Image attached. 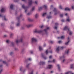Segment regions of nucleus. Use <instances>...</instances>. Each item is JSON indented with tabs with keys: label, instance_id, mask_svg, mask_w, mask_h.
Segmentation results:
<instances>
[{
	"label": "nucleus",
	"instance_id": "nucleus-31",
	"mask_svg": "<svg viewBox=\"0 0 74 74\" xmlns=\"http://www.w3.org/2000/svg\"><path fill=\"white\" fill-rule=\"evenodd\" d=\"M70 67L71 69H72L73 68V64H71L70 65Z\"/></svg>",
	"mask_w": 74,
	"mask_h": 74
},
{
	"label": "nucleus",
	"instance_id": "nucleus-54",
	"mask_svg": "<svg viewBox=\"0 0 74 74\" xmlns=\"http://www.w3.org/2000/svg\"><path fill=\"white\" fill-rule=\"evenodd\" d=\"M0 16L1 17H3V15H2L1 14H0Z\"/></svg>",
	"mask_w": 74,
	"mask_h": 74
},
{
	"label": "nucleus",
	"instance_id": "nucleus-44",
	"mask_svg": "<svg viewBox=\"0 0 74 74\" xmlns=\"http://www.w3.org/2000/svg\"><path fill=\"white\" fill-rule=\"evenodd\" d=\"M10 55H13V52H11L10 54Z\"/></svg>",
	"mask_w": 74,
	"mask_h": 74
},
{
	"label": "nucleus",
	"instance_id": "nucleus-29",
	"mask_svg": "<svg viewBox=\"0 0 74 74\" xmlns=\"http://www.w3.org/2000/svg\"><path fill=\"white\" fill-rule=\"evenodd\" d=\"M35 7H33L32 9V10H31V11H34V10Z\"/></svg>",
	"mask_w": 74,
	"mask_h": 74
},
{
	"label": "nucleus",
	"instance_id": "nucleus-60",
	"mask_svg": "<svg viewBox=\"0 0 74 74\" xmlns=\"http://www.w3.org/2000/svg\"><path fill=\"white\" fill-rule=\"evenodd\" d=\"M61 21H62V22H64V19H62L61 20Z\"/></svg>",
	"mask_w": 74,
	"mask_h": 74
},
{
	"label": "nucleus",
	"instance_id": "nucleus-26",
	"mask_svg": "<svg viewBox=\"0 0 74 74\" xmlns=\"http://www.w3.org/2000/svg\"><path fill=\"white\" fill-rule=\"evenodd\" d=\"M60 59H64V56H63V57H61L60 58Z\"/></svg>",
	"mask_w": 74,
	"mask_h": 74
},
{
	"label": "nucleus",
	"instance_id": "nucleus-46",
	"mask_svg": "<svg viewBox=\"0 0 74 74\" xmlns=\"http://www.w3.org/2000/svg\"><path fill=\"white\" fill-rule=\"evenodd\" d=\"M60 17H63V14H60Z\"/></svg>",
	"mask_w": 74,
	"mask_h": 74
},
{
	"label": "nucleus",
	"instance_id": "nucleus-18",
	"mask_svg": "<svg viewBox=\"0 0 74 74\" xmlns=\"http://www.w3.org/2000/svg\"><path fill=\"white\" fill-rule=\"evenodd\" d=\"M61 38V39H63V38H64V36H61V37H58V38L59 39V38Z\"/></svg>",
	"mask_w": 74,
	"mask_h": 74
},
{
	"label": "nucleus",
	"instance_id": "nucleus-53",
	"mask_svg": "<svg viewBox=\"0 0 74 74\" xmlns=\"http://www.w3.org/2000/svg\"><path fill=\"white\" fill-rule=\"evenodd\" d=\"M54 28L55 29H57V27L56 26H55Z\"/></svg>",
	"mask_w": 74,
	"mask_h": 74
},
{
	"label": "nucleus",
	"instance_id": "nucleus-21",
	"mask_svg": "<svg viewBox=\"0 0 74 74\" xmlns=\"http://www.w3.org/2000/svg\"><path fill=\"white\" fill-rule=\"evenodd\" d=\"M28 20L29 21H30L31 22H32V21H33V20H32L30 18H28Z\"/></svg>",
	"mask_w": 74,
	"mask_h": 74
},
{
	"label": "nucleus",
	"instance_id": "nucleus-22",
	"mask_svg": "<svg viewBox=\"0 0 74 74\" xmlns=\"http://www.w3.org/2000/svg\"><path fill=\"white\" fill-rule=\"evenodd\" d=\"M52 17L51 16H47V18L48 19H50V18H51Z\"/></svg>",
	"mask_w": 74,
	"mask_h": 74
},
{
	"label": "nucleus",
	"instance_id": "nucleus-61",
	"mask_svg": "<svg viewBox=\"0 0 74 74\" xmlns=\"http://www.w3.org/2000/svg\"><path fill=\"white\" fill-rule=\"evenodd\" d=\"M43 46H44V47H46V45H45V44Z\"/></svg>",
	"mask_w": 74,
	"mask_h": 74
},
{
	"label": "nucleus",
	"instance_id": "nucleus-9",
	"mask_svg": "<svg viewBox=\"0 0 74 74\" xmlns=\"http://www.w3.org/2000/svg\"><path fill=\"white\" fill-rule=\"evenodd\" d=\"M5 11V9L4 8H2V9L1 10V12H4Z\"/></svg>",
	"mask_w": 74,
	"mask_h": 74
},
{
	"label": "nucleus",
	"instance_id": "nucleus-40",
	"mask_svg": "<svg viewBox=\"0 0 74 74\" xmlns=\"http://www.w3.org/2000/svg\"><path fill=\"white\" fill-rule=\"evenodd\" d=\"M55 25L56 26H58L59 25V24L58 23H56Z\"/></svg>",
	"mask_w": 74,
	"mask_h": 74
},
{
	"label": "nucleus",
	"instance_id": "nucleus-63",
	"mask_svg": "<svg viewBox=\"0 0 74 74\" xmlns=\"http://www.w3.org/2000/svg\"><path fill=\"white\" fill-rule=\"evenodd\" d=\"M10 28L11 29H13V27H11Z\"/></svg>",
	"mask_w": 74,
	"mask_h": 74
},
{
	"label": "nucleus",
	"instance_id": "nucleus-50",
	"mask_svg": "<svg viewBox=\"0 0 74 74\" xmlns=\"http://www.w3.org/2000/svg\"><path fill=\"white\" fill-rule=\"evenodd\" d=\"M61 41L60 40V41H58V43H59V44L61 43Z\"/></svg>",
	"mask_w": 74,
	"mask_h": 74
},
{
	"label": "nucleus",
	"instance_id": "nucleus-30",
	"mask_svg": "<svg viewBox=\"0 0 74 74\" xmlns=\"http://www.w3.org/2000/svg\"><path fill=\"white\" fill-rule=\"evenodd\" d=\"M49 42H50L51 44H53V42L52 41H49Z\"/></svg>",
	"mask_w": 74,
	"mask_h": 74
},
{
	"label": "nucleus",
	"instance_id": "nucleus-57",
	"mask_svg": "<svg viewBox=\"0 0 74 74\" xmlns=\"http://www.w3.org/2000/svg\"><path fill=\"white\" fill-rule=\"evenodd\" d=\"M35 3L36 4H37V1H35Z\"/></svg>",
	"mask_w": 74,
	"mask_h": 74
},
{
	"label": "nucleus",
	"instance_id": "nucleus-56",
	"mask_svg": "<svg viewBox=\"0 0 74 74\" xmlns=\"http://www.w3.org/2000/svg\"><path fill=\"white\" fill-rule=\"evenodd\" d=\"M72 8L73 9V10H74V6H72Z\"/></svg>",
	"mask_w": 74,
	"mask_h": 74
},
{
	"label": "nucleus",
	"instance_id": "nucleus-28",
	"mask_svg": "<svg viewBox=\"0 0 74 74\" xmlns=\"http://www.w3.org/2000/svg\"><path fill=\"white\" fill-rule=\"evenodd\" d=\"M70 42V40H69L67 42L65 43V45H67L69 44V42Z\"/></svg>",
	"mask_w": 74,
	"mask_h": 74
},
{
	"label": "nucleus",
	"instance_id": "nucleus-24",
	"mask_svg": "<svg viewBox=\"0 0 74 74\" xmlns=\"http://www.w3.org/2000/svg\"><path fill=\"white\" fill-rule=\"evenodd\" d=\"M43 7L44 8H45V9H47V6L46 5H44L43 6Z\"/></svg>",
	"mask_w": 74,
	"mask_h": 74
},
{
	"label": "nucleus",
	"instance_id": "nucleus-37",
	"mask_svg": "<svg viewBox=\"0 0 74 74\" xmlns=\"http://www.w3.org/2000/svg\"><path fill=\"white\" fill-rule=\"evenodd\" d=\"M38 17V14H37L35 15V18H37Z\"/></svg>",
	"mask_w": 74,
	"mask_h": 74
},
{
	"label": "nucleus",
	"instance_id": "nucleus-10",
	"mask_svg": "<svg viewBox=\"0 0 74 74\" xmlns=\"http://www.w3.org/2000/svg\"><path fill=\"white\" fill-rule=\"evenodd\" d=\"M49 27H47L46 29H45L44 30L45 32H46V34H47V30H49Z\"/></svg>",
	"mask_w": 74,
	"mask_h": 74
},
{
	"label": "nucleus",
	"instance_id": "nucleus-62",
	"mask_svg": "<svg viewBox=\"0 0 74 74\" xmlns=\"http://www.w3.org/2000/svg\"><path fill=\"white\" fill-rule=\"evenodd\" d=\"M22 1H26V0H22Z\"/></svg>",
	"mask_w": 74,
	"mask_h": 74
},
{
	"label": "nucleus",
	"instance_id": "nucleus-8",
	"mask_svg": "<svg viewBox=\"0 0 74 74\" xmlns=\"http://www.w3.org/2000/svg\"><path fill=\"white\" fill-rule=\"evenodd\" d=\"M54 12H55V15H56L58 14V12H57V10H56V9L55 8L53 10Z\"/></svg>",
	"mask_w": 74,
	"mask_h": 74
},
{
	"label": "nucleus",
	"instance_id": "nucleus-59",
	"mask_svg": "<svg viewBox=\"0 0 74 74\" xmlns=\"http://www.w3.org/2000/svg\"><path fill=\"white\" fill-rule=\"evenodd\" d=\"M33 71H32V72L30 73L29 74H33Z\"/></svg>",
	"mask_w": 74,
	"mask_h": 74
},
{
	"label": "nucleus",
	"instance_id": "nucleus-15",
	"mask_svg": "<svg viewBox=\"0 0 74 74\" xmlns=\"http://www.w3.org/2000/svg\"><path fill=\"white\" fill-rule=\"evenodd\" d=\"M65 11H70V9L68 8H65Z\"/></svg>",
	"mask_w": 74,
	"mask_h": 74
},
{
	"label": "nucleus",
	"instance_id": "nucleus-2",
	"mask_svg": "<svg viewBox=\"0 0 74 74\" xmlns=\"http://www.w3.org/2000/svg\"><path fill=\"white\" fill-rule=\"evenodd\" d=\"M22 14H21L20 16L18 17L17 18V19L18 20V23L17 24L16 26H19L20 25V23L19 22V19H20V18L22 17Z\"/></svg>",
	"mask_w": 74,
	"mask_h": 74
},
{
	"label": "nucleus",
	"instance_id": "nucleus-16",
	"mask_svg": "<svg viewBox=\"0 0 74 74\" xmlns=\"http://www.w3.org/2000/svg\"><path fill=\"white\" fill-rule=\"evenodd\" d=\"M52 67V66L51 65H48V68L49 69H51V67Z\"/></svg>",
	"mask_w": 74,
	"mask_h": 74
},
{
	"label": "nucleus",
	"instance_id": "nucleus-13",
	"mask_svg": "<svg viewBox=\"0 0 74 74\" xmlns=\"http://www.w3.org/2000/svg\"><path fill=\"white\" fill-rule=\"evenodd\" d=\"M13 7H14V5L13 4H11L10 5V8L11 9H12V10H13Z\"/></svg>",
	"mask_w": 74,
	"mask_h": 74
},
{
	"label": "nucleus",
	"instance_id": "nucleus-6",
	"mask_svg": "<svg viewBox=\"0 0 74 74\" xmlns=\"http://www.w3.org/2000/svg\"><path fill=\"white\" fill-rule=\"evenodd\" d=\"M33 2L32 1V0H29V5H32Z\"/></svg>",
	"mask_w": 74,
	"mask_h": 74
},
{
	"label": "nucleus",
	"instance_id": "nucleus-41",
	"mask_svg": "<svg viewBox=\"0 0 74 74\" xmlns=\"http://www.w3.org/2000/svg\"><path fill=\"white\" fill-rule=\"evenodd\" d=\"M57 66L58 67L59 70H60V67L59 65V64L57 65Z\"/></svg>",
	"mask_w": 74,
	"mask_h": 74
},
{
	"label": "nucleus",
	"instance_id": "nucleus-4",
	"mask_svg": "<svg viewBox=\"0 0 74 74\" xmlns=\"http://www.w3.org/2000/svg\"><path fill=\"white\" fill-rule=\"evenodd\" d=\"M22 7V8L24 9V10H25V12H26L27 11V8H28V7L25 6V5H23Z\"/></svg>",
	"mask_w": 74,
	"mask_h": 74
},
{
	"label": "nucleus",
	"instance_id": "nucleus-19",
	"mask_svg": "<svg viewBox=\"0 0 74 74\" xmlns=\"http://www.w3.org/2000/svg\"><path fill=\"white\" fill-rule=\"evenodd\" d=\"M39 50L40 51H42V47H41V46H39Z\"/></svg>",
	"mask_w": 74,
	"mask_h": 74
},
{
	"label": "nucleus",
	"instance_id": "nucleus-25",
	"mask_svg": "<svg viewBox=\"0 0 74 74\" xmlns=\"http://www.w3.org/2000/svg\"><path fill=\"white\" fill-rule=\"evenodd\" d=\"M23 69V67H20V71H22Z\"/></svg>",
	"mask_w": 74,
	"mask_h": 74
},
{
	"label": "nucleus",
	"instance_id": "nucleus-1",
	"mask_svg": "<svg viewBox=\"0 0 74 74\" xmlns=\"http://www.w3.org/2000/svg\"><path fill=\"white\" fill-rule=\"evenodd\" d=\"M68 30L67 33H68V32H69V35H71V34H72V32L69 29V27H68V26H66L64 28V30Z\"/></svg>",
	"mask_w": 74,
	"mask_h": 74
},
{
	"label": "nucleus",
	"instance_id": "nucleus-58",
	"mask_svg": "<svg viewBox=\"0 0 74 74\" xmlns=\"http://www.w3.org/2000/svg\"><path fill=\"white\" fill-rule=\"evenodd\" d=\"M12 46H13V45H14V43L12 42Z\"/></svg>",
	"mask_w": 74,
	"mask_h": 74
},
{
	"label": "nucleus",
	"instance_id": "nucleus-5",
	"mask_svg": "<svg viewBox=\"0 0 74 74\" xmlns=\"http://www.w3.org/2000/svg\"><path fill=\"white\" fill-rule=\"evenodd\" d=\"M37 42V39H36V38H32V43L34 42Z\"/></svg>",
	"mask_w": 74,
	"mask_h": 74
},
{
	"label": "nucleus",
	"instance_id": "nucleus-3",
	"mask_svg": "<svg viewBox=\"0 0 74 74\" xmlns=\"http://www.w3.org/2000/svg\"><path fill=\"white\" fill-rule=\"evenodd\" d=\"M43 31L39 30H36L34 31V33H42Z\"/></svg>",
	"mask_w": 74,
	"mask_h": 74
},
{
	"label": "nucleus",
	"instance_id": "nucleus-34",
	"mask_svg": "<svg viewBox=\"0 0 74 74\" xmlns=\"http://www.w3.org/2000/svg\"><path fill=\"white\" fill-rule=\"evenodd\" d=\"M69 49H68L66 51V54H67V55H68V53H69Z\"/></svg>",
	"mask_w": 74,
	"mask_h": 74
},
{
	"label": "nucleus",
	"instance_id": "nucleus-42",
	"mask_svg": "<svg viewBox=\"0 0 74 74\" xmlns=\"http://www.w3.org/2000/svg\"><path fill=\"white\" fill-rule=\"evenodd\" d=\"M60 9H62V7L61 6V5H60Z\"/></svg>",
	"mask_w": 74,
	"mask_h": 74
},
{
	"label": "nucleus",
	"instance_id": "nucleus-38",
	"mask_svg": "<svg viewBox=\"0 0 74 74\" xmlns=\"http://www.w3.org/2000/svg\"><path fill=\"white\" fill-rule=\"evenodd\" d=\"M29 64H28L26 65V67L27 68H28V67H29Z\"/></svg>",
	"mask_w": 74,
	"mask_h": 74
},
{
	"label": "nucleus",
	"instance_id": "nucleus-45",
	"mask_svg": "<svg viewBox=\"0 0 74 74\" xmlns=\"http://www.w3.org/2000/svg\"><path fill=\"white\" fill-rule=\"evenodd\" d=\"M44 27V25H42L40 27V28H42V27Z\"/></svg>",
	"mask_w": 74,
	"mask_h": 74
},
{
	"label": "nucleus",
	"instance_id": "nucleus-49",
	"mask_svg": "<svg viewBox=\"0 0 74 74\" xmlns=\"http://www.w3.org/2000/svg\"><path fill=\"white\" fill-rule=\"evenodd\" d=\"M2 71H3V69H1L0 71V74L1 73V72H2Z\"/></svg>",
	"mask_w": 74,
	"mask_h": 74
},
{
	"label": "nucleus",
	"instance_id": "nucleus-55",
	"mask_svg": "<svg viewBox=\"0 0 74 74\" xmlns=\"http://www.w3.org/2000/svg\"><path fill=\"white\" fill-rule=\"evenodd\" d=\"M28 15H30V13H29L27 14Z\"/></svg>",
	"mask_w": 74,
	"mask_h": 74
},
{
	"label": "nucleus",
	"instance_id": "nucleus-27",
	"mask_svg": "<svg viewBox=\"0 0 74 74\" xmlns=\"http://www.w3.org/2000/svg\"><path fill=\"white\" fill-rule=\"evenodd\" d=\"M46 14H47V13H44L43 14H42V16H45V15H46Z\"/></svg>",
	"mask_w": 74,
	"mask_h": 74
},
{
	"label": "nucleus",
	"instance_id": "nucleus-36",
	"mask_svg": "<svg viewBox=\"0 0 74 74\" xmlns=\"http://www.w3.org/2000/svg\"><path fill=\"white\" fill-rule=\"evenodd\" d=\"M46 55H47L48 54V50H47L46 51Z\"/></svg>",
	"mask_w": 74,
	"mask_h": 74
},
{
	"label": "nucleus",
	"instance_id": "nucleus-17",
	"mask_svg": "<svg viewBox=\"0 0 74 74\" xmlns=\"http://www.w3.org/2000/svg\"><path fill=\"white\" fill-rule=\"evenodd\" d=\"M26 26L27 27H31L32 26V25H26Z\"/></svg>",
	"mask_w": 74,
	"mask_h": 74
},
{
	"label": "nucleus",
	"instance_id": "nucleus-23",
	"mask_svg": "<svg viewBox=\"0 0 74 74\" xmlns=\"http://www.w3.org/2000/svg\"><path fill=\"white\" fill-rule=\"evenodd\" d=\"M42 9V7H40V8H39L38 9L39 11H41Z\"/></svg>",
	"mask_w": 74,
	"mask_h": 74
},
{
	"label": "nucleus",
	"instance_id": "nucleus-7",
	"mask_svg": "<svg viewBox=\"0 0 74 74\" xmlns=\"http://www.w3.org/2000/svg\"><path fill=\"white\" fill-rule=\"evenodd\" d=\"M22 41H23V39L22 38L20 40H16V43H18V42H22Z\"/></svg>",
	"mask_w": 74,
	"mask_h": 74
},
{
	"label": "nucleus",
	"instance_id": "nucleus-32",
	"mask_svg": "<svg viewBox=\"0 0 74 74\" xmlns=\"http://www.w3.org/2000/svg\"><path fill=\"white\" fill-rule=\"evenodd\" d=\"M70 21V19H69V18H67V19H66V21H68V22H69V21Z\"/></svg>",
	"mask_w": 74,
	"mask_h": 74
},
{
	"label": "nucleus",
	"instance_id": "nucleus-43",
	"mask_svg": "<svg viewBox=\"0 0 74 74\" xmlns=\"http://www.w3.org/2000/svg\"><path fill=\"white\" fill-rule=\"evenodd\" d=\"M3 63H4V64H6V62L5 61H3Z\"/></svg>",
	"mask_w": 74,
	"mask_h": 74
},
{
	"label": "nucleus",
	"instance_id": "nucleus-51",
	"mask_svg": "<svg viewBox=\"0 0 74 74\" xmlns=\"http://www.w3.org/2000/svg\"><path fill=\"white\" fill-rule=\"evenodd\" d=\"M9 42V41H8V40L6 41V42L7 43H8Z\"/></svg>",
	"mask_w": 74,
	"mask_h": 74
},
{
	"label": "nucleus",
	"instance_id": "nucleus-35",
	"mask_svg": "<svg viewBox=\"0 0 74 74\" xmlns=\"http://www.w3.org/2000/svg\"><path fill=\"white\" fill-rule=\"evenodd\" d=\"M27 60H29V61H31V60H32V59L30 58H28L27 59Z\"/></svg>",
	"mask_w": 74,
	"mask_h": 74
},
{
	"label": "nucleus",
	"instance_id": "nucleus-39",
	"mask_svg": "<svg viewBox=\"0 0 74 74\" xmlns=\"http://www.w3.org/2000/svg\"><path fill=\"white\" fill-rule=\"evenodd\" d=\"M69 73H71V71L67 72V73H65V74H69Z\"/></svg>",
	"mask_w": 74,
	"mask_h": 74
},
{
	"label": "nucleus",
	"instance_id": "nucleus-33",
	"mask_svg": "<svg viewBox=\"0 0 74 74\" xmlns=\"http://www.w3.org/2000/svg\"><path fill=\"white\" fill-rule=\"evenodd\" d=\"M4 19L5 21H7V19H6V18H5V16H4Z\"/></svg>",
	"mask_w": 74,
	"mask_h": 74
},
{
	"label": "nucleus",
	"instance_id": "nucleus-52",
	"mask_svg": "<svg viewBox=\"0 0 74 74\" xmlns=\"http://www.w3.org/2000/svg\"><path fill=\"white\" fill-rule=\"evenodd\" d=\"M14 2H18V1L14 0Z\"/></svg>",
	"mask_w": 74,
	"mask_h": 74
},
{
	"label": "nucleus",
	"instance_id": "nucleus-64",
	"mask_svg": "<svg viewBox=\"0 0 74 74\" xmlns=\"http://www.w3.org/2000/svg\"><path fill=\"white\" fill-rule=\"evenodd\" d=\"M61 48H62V49H63V48H64V47H61Z\"/></svg>",
	"mask_w": 74,
	"mask_h": 74
},
{
	"label": "nucleus",
	"instance_id": "nucleus-47",
	"mask_svg": "<svg viewBox=\"0 0 74 74\" xmlns=\"http://www.w3.org/2000/svg\"><path fill=\"white\" fill-rule=\"evenodd\" d=\"M52 56H50L49 57V59H51V58H52Z\"/></svg>",
	"mask_w": 74,
	"mask_h": 74
},
{
	"label": "nucleus",
	"instance_id": "nucleus-11",
	"mask_svg": "<svg viewBox=\"0 0 74 74\" xmlns=\"http://www.w3.org/2000/svg\"><path fill=\"white\" fill-rule=\"evenodd\" d=\"M40 65H43L44 64H45V62L41 61L40 63Z\"/></svg>",
	"mask_w": 74,
	"mask_h": 74
},
{
	"label": "nucleus",
	"instance_id": "nucleus-12",
	"mask_svg": "<svg viewBox=\"0 0 74 74\" xmlns=\"http://www.w3.org/2000/svg\"><path fill=\"white\" fill-rule=\"evenodd\" d=\"M42 56V58L44 59H47V57H44V54L42 53L41 54Z\"/></svg>",
	"mask_w": 74,
	"mask_h": 74
},
{
	"label": "nucleus",
	"instance_id": "nucleus-14",
	"mask_svg": "<svg viewBox=\"0 0 74 74\" xmlns=\"http://www.w3.org/2000/svg\"><path fill=\"white\" fill-rule=\"evenodd\" d=\"M59 51V47H58L56 49V51L57 52H58Z\"/></svg>",
	"mask_w": 74,
	"mask_h": 74
},
{
	"label": "nucleus",
	"instance_id": "nucleus-48",
	"mask_svg": "<svg viewBox=\"0 0 74 74\" xmlns=\"http://www.w3.org/2000/svg\"><path fill=\"white\" fill-rule=\"evenodd\" d=\"M30 52L31 53H33V51H30Z\"/></svg>",
	"mask_w": 74,
	"mask_h": 74
},
{
	"label": "nucleus",
	"instance_id": "nucleus-20",
	"mask_svg": "<svg viewBox=\"0 0 74 74\" xmlns=\"http://www.w3.org/2000/svg\"><path fill=\"white\" fill-rule=\"evenodd\" d=\"M55 60H53V61H49L48 62L49 63V62H53V63H55Z\"/></svg>",
	"mask_w": 74,
	"mask_h": 74
}]
</instances>
